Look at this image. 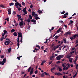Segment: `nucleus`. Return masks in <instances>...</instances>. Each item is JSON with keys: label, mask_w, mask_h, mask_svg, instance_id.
<instances>
[{"label": "nucleus", "mask_w": 78, "mask_h": 78, "mask_svg": "<svg viewBox=\"0 0 78 78\" xmlns=\"http://www.w3.org/2000/svg\"><path fill=\"white\" fill-rule=\"evenodd\" d=\"M18 11H20V10H21V8H20V7L18 8Z\"/></svg>", "instance_id": "58"}, {"label": "nucleus", "mask_w": 78, "mask_h": 78, "mask_svg": "<svg viewBox=\"0 0 78 78\" xmlns=\"http://www.w3.org/2000/svg\"><path fill=\"white\" fill-rule=\"evenodd\" d=\"M62 69H61V68H59V72H61L62 71Z\"/></svg>", "instance_id": "52"}, {"label": "nucleus", "mask_w": 78, "mask_h": 78, "mask_svg": "<svg viewBox=\"0 0 78 78\" xmlns=\"http://www.w3.org/2000/svg\"><path fill=\"white\" fill-rule=\"evenodd\" d=\"M69 61L70 62H72V58H70L69 59Z\"/></svg>", "instance_id": "26"}, {"label": "nucleus", "mask_w": 78, "mask_h": 78, "mask_svg": "<svg viewBox=\"0 0 78 78\" xmlns=\"http://www.w3.org/2000/svg\"><path fill=\"white\" fill-rule=\"evenodd\" d=\"M76 61H77V60H75L74 61V64H76Z\"/></svg>", "instance_id": "56"}, {"label": "nucleus", "mask_w": 78, "mask_h": 78, "mask_svg": "<svg viewBox=\"0 0 78 78\" xmlns=\"http://www.w3.org/2000/svg\"><path fill=\"white\" fill-rule=\"evenodd\" d=\"M26 9H27L26 8H24L23 9V12H25V11H26Z\"/></svg>", "instance_id": "34"}, {"label": "nucleus", "mask_w": 78, "mask_h": 78, "mask_svg": "<svg viewBox=\"0 0 78 78\" xmlns=\"http://www.w3.org/2000/svg\"><path fill=\"white\" fill-rule=\"evenodd\" d=\"M23 23H22V22H20V27H22V26H23Z\"/></svg>", "instance_id": "7"}, {"label": "nucleus", "mask_w": 78, "mask_h": 78, "mask_svg": "<svg viewBox=\"0 0 78 78\" xmlns=\"http://www.w3.org/2000/svg\"><path fill=\"white\" fill-rule=\"evenodd\" d=\"M16 14V11H13V14L15 15Z\"/></svg>", "instance_id": "51"}, {"label": "nucleus", "mask_w": 78, "mask_h": 78, "mask_svg": "<svg viewBox=\"0 0 78 78\" xmlns=\"http://www.w3.org/2000/svg\"><path fill=\"white\" fill-rule=\"evenodd\" d=\"M11 51V48H10L8 50V52H9Z\"/></svg>", "instance_id": "30"}, {"label": "nucleus", "mask_w": 78, "mask_h": 78, "mask_svg": "<svg viewBox=\"0 0 78 78\" xmlns=\"http://www.w3.org/2000/svg\"><path fill=\"white\" fill-rule=\"evenodd\" d=\"M5 34H4V33H2V37H4V36H5Z\"/></svg>", "instance_id": "47"}, {"label": "nucleus", "mask_w": 78, "mask_h": 78, "mask_svg": "<svg viewBox=\"0 0 78 78\" xmlns=\"http://www.w3.org/2000/svg\"><path fill=\"white\" fill-rule=\"evenodd\" d=\"M9 6H12L13 5H14V3L12 2L9 3Z\"/></svg>", "instance_id": "28"}, {"label": "nucleus", "mask_w": 78, "mask_h": 78, "mask_svg": "<svg viewBox=\"0 0 78 78\" xmlns=\"http://www.w3.org/2000/svg\"><path fill=\"white\" fill-rule=\"evenodd\" d=\"M31 67H30L29 69H28V72H30V70H31Z\"/></svg>", "instance_id": "35"}, {"label": "nucleus", "mask_w": 78, "mask_h": 78, "mask_svg": "<svg viewBox=\"0 0 78 78\" xmlns=\"http://www.w3.org/2000/svg\"><path fill=\"white\" fill-rule=\"evenodd\" d=\"M58 56H59V57H60V59H61V58H64L63 55H59Z\"/></svg>", "instance_id": "18"}, {"label": "nucleus", "mask_w": 78, "mask_h": 78, "mask_svg": "<svg viewBox=\"0 0 78 78\" xmlns=\"http://www.w3.org/2000/svg\"><path fill=\"white\" fill-rule=\"evenodd\" d=\"M41 76L42 77H44V73H42L41 74Z\"/></svg>", "instance_id": "37"}, {"label": "nucleus", "mask_w": 78, "mask_h": 78, "mask_svg": "<svg viewBox=\"0 0 78 78\" xmlns=\"http://www.w3.org/2000/svg\"><path fill=\"white\" fill-rule=\"evenodd\" d=\"M71 23L72 24V23H73V22L72 20H70V21Z\"/></svg>", "instance_id": "63"}, {"label": "nucleus", "mask_w": 78, "mask_h": 78, "mask_svg": "<svg viewBox=\"0 0 78 78\" xmlns=\"http://www.w3.org/2000/svg\"><path fill=\"white\" fill-rule=\"evenodd\" d=\"M29 17L30 19H32V16H31V15H29Z\"/></svg>", "instance_id": "24"}, {"label": "nucleus", "mask_w": 78, "mask_h": 78, "mask_svg": "<svg viewBox=\"0 0 78 78\" xmlns=\"http://www.w3.org/2000/svg\"><path fill=\"white\" fill-rule=\"evenodd\" d=\"M21 73L22 75H23V74H24V73H25V72H21Z\"/></svg>", "instance_id": "60"}, {"label": "nucleus", "mask_w": 78, "mask_h": 78, "mask_svg": "<svg viewBox=\"0 0 78 78\" xmlns=\"http://www.w3.org/2000/svg\"><path fill=\"white\" fill-rule=\"evenodd\" d=\"M5 20H7L8 22H9V18L6 19Z\"/></svg>", "instance_id": "48"}, {"label": "nucleus", "mask_w": 78, "mask_h": 78, "mask_svg": "<svg viewBox=\"0 0 78 78\" xmlns=\"http://www.w3.org/2000/svg\"><path fill=\"white\" fill-rule=\"evenodd\" d=\"M18 37H19L20 36H22V33L21 32H19L18 33Z\"/></svg>", "instance_id": "10"}, {"label": "nucleus", "mask_w": 78, "mask_h": 78, "mask_svg": "<svg viewBox=\"0 0 78 78\" xmlns=\"http://www.w3.org/2000/svg\"><path fill=\"white\" fill-rule=\"evenodd\" d=\"M0 65H5V63L1 61L0 62Z\"/></svg>", "instance_id": "19"}, {"label": "nucleus", "mask_w": 78, "mask_h": 78, "mask_svg": "<svg viewBox=\"0 0 78 78\" xmlns=\"http://www.w3.org/2000/svg\"><path fill=\"white\" fill-rule=\"evenodd\" d=\"M62 67H66V66H65V65H64V64H62Z\"/></svg>", "instance_id": "46"}, {"label": "nucleus", "mask_w": 78, "mask_h": 78, "mask_svg": "<svg viewBox=\"0 0 78 78\" xmlns=\"http://www.w3.org/2000/svg\"><path fill=\"white\" fill-rule=\"evenodd\" d=\"M73 37H73H73H70L69 38L70 39H71V40L72 41V40H73Z\"/></svg>", "instance_id": "29"}, {"label": "nucleus", "mask_w": 78, "mask_h": 78, "mask_svg": "<svg viewBox=\"0 0 78 78\" xmlns=\"http://www.w3.org/2000/svg\"><path fill=\"white\" fill-rule=\"evenodd\" d=\"M56 63L57 64H59V63H60V61H58V62H57Z\"/></svg>", "instance_id": "64"}, {"label": "nucleus", "mask_w": 78, "mask_h": 78, "mask_svg": "<svg viewBox=\"0 0 78 78\" xmlns=\"http://www.w3.org/2000/svg\"><path fill=\"white\" fill-rule=\"evenodd\" d=\"M68 69H69V67H67L66 68H65L64 67V68H63V69L64 70H67Z\"/></svg>", "instance_id": "14"}, {"label": "nucleus", "mask_w": 78, "mask_h": 78, "mask_svg": "<svg viewBox=\"0 0 78 78\" xmlns=\"http://www.w3.org/2000/svg\"><path fill=\"white\" fill-rule=\"evenodd\" d=\"M35 19L36 20H38V19H40V18H39L38 16H36L35 17H34Z\"/></svg>", "instance_id": "17"}, {"label": "nucleus", "mask_w": 78, "mask_h": 78, "mask_svg": "<svg viewBox=\"0 0 78 78\" xmlns=\"http://www.w3.org/2000/svg\"><path fill=\"white\" fill-rule=\"evenodd\" d=\"M72 57V55H68L67 57V58H68V59L70 58H71Z\"/></svg>", "instance_id": "44"}, {"label": "nucleus", "mask_w": 78, "mask_h": 78, "mask_svg": "<svg viewBox=\"0 0 78 78\" xmlns=\"http://www.w3.org/2000/svg\"><path fill=\"white\" fill-rule=\"evenodd\" d=\"M22 39H20V42H21V43H22V42H23V41H22Z\"/></svg>", "instance_id": "59"}, {"label": "nucleus", "mask_w": 78, "mask_h": 78, "mask_svg": "<svg viewBox=\"0 0 78 78\" xmlns=\"http://www.w3.org/2000/svg\"><path fill=\"white\" fill-rule=\"evenodd\" d=\"M33 73V71H30V75H32Z\"/></svg>", "instance_id": "32"}, {"label": "nucleus", "mask_w": 78, "mask_h": 78, "mask_svg": "<svg viewBox=\"0 0 78 78\" xmlns=\"http://www.w3.org/2000/svg\"><path fill=\"white\" fill-rule=\"evenodd\" d=\"M6 58H5L3 59V60L2 61V62H3L5 64V63H6Z\"/></svg>", "instance_id": "12"}, {"label": "nucleus", "mask_w": 78, "mask_h": 78, "mask_svg": "<svg viewBox=\"0 0 78 78\" xmlns=\"http://www.w3.org/2000/svg\"><path fill=\"white\" fill-rule=\"evenodd\" d=\"M44 75H49V74L48 73H46L45 72H44Z\"/></svg>", "instance_id": "31"}, {"label": "nucleus", "mask_w": 78, "mask_h": 78, "mask_svg": "<svg viewBox=\"0 0 78 78\" xmlns=\"http://www.w3.org/2000/svg\"><path fill=\"white\" fill-rule=\"evenodd\" d=\"M42 63L44 64V63H45V62H46V61L44 60L42 62Z\"/></svg>", "instance_id": "61"}, {"label": "nucleus", "mask_w": 78, "mask_h": 78, "mask_svg": "<svg viewBox=\"0 0 78 78\" xmlns=\"http://www.w3.org/2000/svg\"><path fill=\"white\" fill-rule=\"evenodd\" d=\"M14 31H15V30L14 29H12L11 31V33H12V32H14Z\"/></svg>", "instance_id": "27"}, {"label": "nucleus", "mask_w": 78, "mask_h": 78, "mask_svg": "<svg viewBox=\"0 0 78 78\" xmlns=\"http://www.w3.org/2000/svg\"><path fill=\"white\" fill-rule=\"evenodd\" d=\"M36 47H38V48L40 50H41V48L40 47V46H39V45L36 44Z\"/></svg>", "instance_id": "21"}, {"label": "nucleus", "mask_w": 78, "mask_h": 78, "mask_svg": "<svg viewBox=\"0 0 78 78\" xmlns=\"http://www.w3.org/2000/svg\"><path fill=\"white\" fill-rule=\"evenodd\" d=\"M22 5L23 6H25V4L24 3V2H22Z\"/></svg>", "instance_id": "43"}, {"label": "nucleus", "mask_w": 78, "mask_h": 78, "mask_svg": "<svg viewBox=\"0 0 78 78\" xmlns=\"http://www.w3.org/2000/svg\"><path fill=\"white\" fill-rule=\"evenodd\" d=\"M8 37V35H5V37L4 39H5L6 38Z\"/></svg>", "instance_id": "62"}, {"label": "nucleus", "mask_w": 78, "mask_h": 78, "mask_svg": "<svg viewBox=\"0 0 78 78\" xmlns=\"http://www.w3.org/2000/svg\"><path fill=\"white\" fill-rule=\"evenodd\" d=\"M1 58H4V55H2L1 56Z\"/></svg>", "instance_id": "57"}, {"label": "nucleus", "mask_w": 78, "mask_h": 78, "mask_svg": "<svg viewBox=\"0 0 78 78\" xmlns=\"http://www.w3.org/2000/svg\"><path fill=\"white\" fill-rule=\"evenodd\" d=\"M4 33L5 34H7V33H8V31L6 30H3Z\"/></svg>", "instance_id": "8"}, {"label": "nucleus", "mask_w": 78, "mask_h": 78, "mask_svg": "<svg viewBox=\"0 0 78 78\" xmlns=\"http://www.w3.org/2000/svg\"><path fill=\"white\" fill-rule=\"evenodd\" d=\"M31 22H34L33 23V24H36V20H31Z\"/></svg>", "instance_id": "4"}, {"label": "nucleus", "mask_w": 78, "mask_h": 78, "mask_svg": "<svg viewBox=\"0 0 78 78\" xmlns=\"http://www.w3.org/2000/svg\"><path fill=\"white\" fill-rule=\"evenodd\" d=\"M11 8H10L8 9V12L9 14H11Z\"/></svg>", "instance_id": "6"}, {"label": "nucleus", "mask_w": 78, "mask_h": 78, "mask_svg": "<svg viewBox=\"0 0 78 78\" xmlns=\"http://www.w3.org/2000/svg\"><path fill=\"white\" fill-rule=\"evenodd\" d=\"M68 15H69V13L68 12H67L63 15L64 16H67Z\"/></svg>", "instance_id": "33"}, {"label": "nucleus", "mask_w": 78, "mask_h": 78, "mask_svg": "<svg viewBox=\"0 0 78 78\" xmlns=\"http://www.w3.org/2000/svg\"><path fill=\"white\" fill-rule=\"evenodd\" d=\"M12 1H15V2H16V3H15V6H19L20 3H18V2H17V0H12Z\"/></svg>", "instance_id": "1"}, {"label": "nucleus", "mask_w": 78, "mask_h": 78, "mask_svg": "<svg viewBox=\"0 0 78 78\" xmlns=\"http://www.w3.org/2000/svg\"><path fill=\"white\" fill-rule=\"evenodd\" d=\"M47 41H48V39H46V41L44 42V44H47V43L48 42Z\"/></svg>", "instance_id": "45"}, {"label": "nucleus", "mask_w": 78, "mask_h": 78, "mask_svg": "<svg viewBox=\"0 0 78 78\" xmlns=\"http://www.w3.org/2000/svg\"><path fill=\"white\" fill-rule=\"evenodd\" d=\"M36 13L34 12H32V16H34L35 14Z\"/></svg>", "instance_id": "36"}, {"label": "nucleus", "mask_w": 78, "mask_h": 78, "mask_svg": "<svg viewBox=\"0 0 78 78\" xmlns=\"http://www.w3.org/2000/svg\"><path fill=\"white\" fill-rule=\"evenodd\" d=\"M0 7L1 8H5V7L4 5H0Z\"/></svg>", "instance_id": "25"}, {"label": "nucleus", "mask_w": 78, "mask_h": 78, "mask_svg": "<svg viewBox=\"0 0 78 78\" xmlns=\"http://www.w3.org/2000/svg\"><path fill=\"white\" fill-rule=\"evenodd\" d=\"M65 12H66L65 11H63V12H61V14H64L65 13Z\"/></svg>", "instance_id": "49"}, {"label": "nucleus", "mask_w": 78, "mask_h": 78, "mask_svg": "<svg viewBox=\"0 0 78 78\" xmlns=\"http://www.w3.org/2000/svg\"><path fill=\"white\" fill-rule=\"evenodd\" d=\"M64 16H63V18L65 19V18H67V16L66 15H64Z\"/></svg>", "instance_id": "50"}, {"label": "nucleus", "mask_w": 78, "mask_h": 78, "mask_svg": "<svg viewBox=\"0 0 78 78\" xmlns=\"http://www.w3.org/2000/svg\"><path fill=\"white\" fill-rule=\"evenodd\" d=\"M75 52L74 51H73L71 52H70V54L71 55H72V54H73V53H74Z\"/></svg>", "instance_id": "54"}, {"label": "nucleus", "mask_w": 78, "mask_h": 78, "mask_svg": "<svg viewBox=\"0 0 78 78\" xmlns=\"http://www.w3.org/2000/svg\"><path fill=\"white\" fill-rule=\"evenodd\" d=\"M37 12H38L39 14H41V13H42V11H41L39 10H38Z\"/></svg>", "instance_id": "11"}, {"label": "nucleus", "mask_w": 78, "mask_h": 78, "mask_svg": "<svg viewBox=\"0 0 78 78\" xmlns=\"http://www.w3.org/2000/svg\"><path fill=\"white\" fill-rule=\"evenodd\" d=\"M56 59L57 60H60V59H61V58H60V57H59V56H57L56 58Z\"/></svg>", "instance_id": "23"}, {"label": "nucleus", "mask_w": 78, "mask_h": 78, "mask_svg": "<svg viewBox=\"0 0 78 78\" xmlns=\"http://www.w3.org/2000/svg\"><path fill=\"white\" fill-rule=\"evenodd\" d=\"M56 49V46L54 47L53 48V50H55Z\"/></svg>", "instance_id": "42"}, {"label": "nucleus", "mask_w": 78, "mask_h": 78, "mask_svg": "<svg viewBox=\"0 0 78 78\" xmlns=\"http://www.w3.org/2000/svg\"><path fill=\"white\" fill-rule=\"evenodd\" d=\"M68 34L70 35L71 34V32L69 31H68L66 32L65 34H64V36H67Z\"/></svg>", "instance_id": "2"}, {"label": "nucleus", "mask_w": 78, "mask_h": 78, "mask_svg": "<svg viewBox=\"0 0 78 78\" xmlns=\"http://www.w3.org/2000/svg\"><path fill=\"white\" fill-rule=\"evenodd\" d=\"M62 30V28H59L58 29L57 31V32L56 33V34L57 33H59L60 31Z\"/></svg>", "instance_id": "5"}, {"label": "nucleus", "mask_w": 78, "mask_h": 78, "mask_svg": "<svg viewBox=\"0 0 78 78\" xmlns=\"http://www.w3.org/2000/svg\"><path fill=\"white\" fill-rule=\"evenodd\" d=\"M75 58H76L75 60H78V55H76L75 57Z\"/></svg>", "instance_id": "41"}, {"label": "nucleus", "mask_w": 78, "mask_h": 78, "mask_svg": "<svg viewBox=\"0 0 78 78\" xmlns=\"http://www.w3.org/2000/svg\"><path fill=\"white\" fill-rule=\"evenodd\" d=\"M62 75V74L60 73H58L57 74V75L58 76H61V75Z\"/></svg>", "instance_id": "20"}, {"label": "nucleus", "mask_w": 78, "mask_h": 78, "mask_svg": "<svg viewBox=\"0 0 78 78\" xmlns=\"http://www.w3.org/2000/svg\"><path fill=\"white\" fill-rule=\"evenodd\" d=\"M37 72H38L37 70L35 71V74H37Z\"/></svg>", "instance_id": "55"}, {"label": "nucleus", "mask_w": 78, "mask_h": 78, "mask_svg": "<svg viewBox=\"0 0 78 78\" xmlns=\"http://www.w3.org/2000/svg\"><path fill=\"white\" fill-rule=\"evenodd\" d=\"M27 22L28 23H29L30 22H31V20L29 18L27 19V20H26Z\"/></svg>", "instance_id": "9"}, {"label": "nucleus", "mask_w": 78, "mask_h": 78, "mask_svg": "<svg viewBox=\"0 0 78 78\" xmlns=\"http://www.w3.org/2000/svg\"><path fill=\"white\" fill-rule=\"evenodd\" d=\"M10 42H9L8 41H5L4 42V44H5V45H8L9 44Z\"/></svg>", "instance_id": "3"}, {"label": "nucleus", "mask_w": 78, "mask_h": 78, "mask_svg": "<svg viewBox=\"0 0 78 78\" xmlns=\"http://www.w3.org/2000/svg\"><path fill=\"white\" fill-rule=\"evenodd\" d=\"M52 62H53L52 61H51V62H49V63H48V65H50V64H51V63H52Z\"/></svg>", "instance_id": "40"}, {"label": "nucleus", "mask_w": 78, "mask_h": 78, "mask_svg": "<svg viewBox=\"0 0 78 78\" xmlns=\"http://www.w3.org/2000/svg\"><path fill=\"white\" fill-rule=\"evenodd\" d=\"M33 7V5H32V4H31L30 6V8H32Z\"/></svg>", "instance_id": "53"}, {"label": "nucleus", "mask_w": 78, "mask_h": 78, "mask_svg": "<svg viewBox=\"0 0 78 78\" xmlns=\"http://www.w3.org/2000/svg\"><path fill=\"white\" fill-rule=\"evenodd\" d=\"M13 35H14V36H17V33L16 32L13 33Z\"/></svg>", "instance_id": "13"}, {"label": "nucleus", "mask_w": 78, "mask_h": 78, "mask_svg": "<svg viewBox=\"0 0 78 78\" xmlns=\"http://www.w3.org/2000/svg\"><path fill=\"white\" fill-rule=\"evenodd\" d=\"M38 16V15L37 14L35 13V15L34 16V17H37Z\"/></svg>", "instance_id": "38"}, {"label": "nucleus", "mask_w": 78, "mask_h": 78, "mask_svg": "<svg viewBox=\"0 0 78 78\" xmlns=\"http://www.w3.org/2000/svg\"><path fill=\"white\" fill-rule=\"evenodd\" d=\"M17 17H18V18H19V19H21V18H22V16H21L20 15H19V14H17Z\"/></svg>", "instance_id": "22"}, {"label": "nucleus", "mask_w": 78, "mask_h": 78, "mask_svg": "<svg viewBox=\"0 0 78 78\" xmlns=\"http://www.w3.org/2000/svg\"><path fill=\"white\" fill-rule=\"evenodd\" d=\"M63 41L65 44H67V41H66V39H63Z\"/></svg>", "instance_id": "15"}, {"label": "nucleus", "mask_w": 78, "mask_h": 78, "mask_svg": "<svg viewBox=\"0 0 78 78\" xmlns=\"http://www.w3.org/2000/svg\"><path fill=\"white\" fill-rule=\"evenodd\" d=\"M59 37V36H57L56 35L55 36V37L54 38V39H58V37Z\"/></svg>", "instance_id": "16"}, {"label": "nucleus", "mask_w": 78, "mask_h": 78, "mask_svg": "<svg viewBox=\"0 0 78 78\" xmlns=\"http://www.w3.org/2000/svg\"><path fill=\"white\" fill-rule=\"evenodd\" d=\"M3 39H4V37H1L0 38L1 41H3Z\"/></svg>", "instance_id": "39"}]
</instances>
